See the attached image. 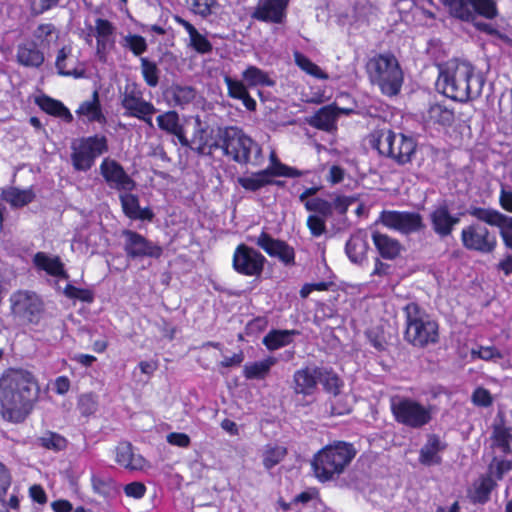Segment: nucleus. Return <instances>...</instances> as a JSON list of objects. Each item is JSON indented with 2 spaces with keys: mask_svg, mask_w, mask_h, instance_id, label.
<instances>
[{
  "mask_svg": "<svg viewBox=\"0 0 512 512\" xmlns=\"http://www.w3.org/2000/svg\"><path fill=\"white\" fill-rule=\"evenodd\" d=\"M120 45L125 50L130 51L135 57H142L148 50L146 39L138 34L129 33L120 40Z\"/></svg>",
  "mask_w": 512,
  "mask_h": 512,
  "instance_id": "09e8293b",
  "label": "nucleus"
},
{
  "mask_svg": "<svg viewBox=\"0 0 512 512\" xmlns=\"http://www.w3.org/2000/svg\"><path fill=\"white\" fill-rule=\"evenodd\" d=\"M98 404L92 394H83L78 400V409L83 416H90L97 411Z\"/></svg>",
  "mask_w": 512,
  "mask_h": 512,
  "instance_id": "774afa93",
  "label": "nucleus"
},
{
  "mask_svg": "<svg viewBox=\"0 0 512 512\" xmlns=\"http://www.w3.org/2000/svg\"><path fill=\"white\" fill-rule=\"evenodd\" d=\"M158 127L172 134L181 125L179 121V115L176 111H167L157 117Z\"/></svg>",
  "mask_w": 512,
  "mask_h": 512,
  "instance_id": "13d9d810",
  "label": "nucleus"
},
{
  "mask_svg": "<svg viewBox=\"0 0 512 512\" xmlns=\"http://www.w3.org/2000/svg\"><path fill=\"white\" fill-rule=\"evenodd\" d=\"M119 200L123 213L131 220L152 222L155 214L149 207L142 208L139 204V197L131 192L120 193Z\"/></svg>",
  "mask_w": 512,
  "mask_h": 512,
  "instance_id": "c85d7f7f",
  "label": "nucleus"
},
{
  "mask_svg": "<svg viewBox=\"0 0 512 512\" xmlns=\"http://www.w3.org/2000/svg\"><path fill=\"white\" fill-rule=\"evenodd\" d=\"M307 227L313 237H320L326 232V219L320 215L311 214L307 218Z\"/></svg>",
  "mask_w": 512,
  "mask_h": 512,
  "instance_id": "69168bd1",
  "label": "nucleus"
},
{
  "mask_svg": "<svg viewBox=\"0 0 512 512\" xmlns=\"http://www.w3.org/2000/svg\"><path fill=\"white\" fill-rule=\"evenodd\" d=\"M67 439L59 433L46 431L42 436L38 437L36 444L44 449L59 452L67 447Z\"/></svg>",
  "mask_w": 512,
  "mask_h": 512,
  "instance_id": "8fccbe9b",
  "label": "nucleus"
},
{
  "mask_svg": "<svg viewBox=\"0 0 512 512\" xmlns=\"http://www.w3.org/2000/svg\"><path fill=\"white\" fill-rule=\"evenodd\" d=\"M368 249L367 233L361 230L352 234L345 245V253L349 260L359 265H362L367 260L366 254Z\"/></svg>",
  "mask_w": 512,
  "mask_h": 512,
  "instance_id": "2f4dec72",
  "label": "nucleus"
},
{
  "mask_svg": "<svg viewBox=\"0 0 512 512\" xmlns=\"http://www.w3.org/2000/svg\"><path fill=\"white\" fill-rule=\"evenodd\" d=\"M299 334L298 330L272 329L264 336L262 343L269 351H275L291 344L293 337Z\"/></svg>",
  "mask_w": 512,
  "mask_h": 512,
  "instance_id": "e433bc0d",
  "label": "nucleus"
},
{
  "mask_svg": "<svg viewBox=\"0 0 512 512\" xmlns=\"http://www.w3.org/2000/svg\"><path fill=\"white\" fill-rule=\"evenodd\" d=\"M242 77L251 87H273L275 85V81L268 75V73L256 66H248L243 71Z\"/></svg>",
  "mask_w": 512,
  "mask_h": 512,
  "instance_id": "c03bdc74",
  "label": "nucleus"
},
{
  "mask_svg": "<svg viewBox=\"0 0 512 512\" xmlns=\"http://www.w3.org/2000/svg\"><path fill=\"white\" fill-rule=\"evenodd\" d=\"M190 47H192L199 54H208L213 50L212 43L206 36L199 33L196 29L190 36Z\"/></svg>",
  "mask_w": 512,
  "mask_h": 512,
  "instance_id": "052dcab7",
  "label": "nucleus"
},
{
  "mask_svg": "<svg viewBox=\"0 0 512 512\" xmlns=\"http://www.w3.org/2000/svg\"><path fill=\"white\" fill-rule=\"evenodd\" d=\"M76 113L80 117H85L86 121L89 123H106V117L102 111L99 100V93L96 90L92 93L91 100L84 101L79 105Z\"/></svg>",
  "mask_w": 512,
  "mask_h": 512,
  "instance_id": "72a5a7b5",
  "label": "nucleus"
},
{
  "mask_svg": "<svg viewBox=\"0 0 512 512\" xmlns=\"http://www.w3.org/2000/svg\"><path fill=\"white\" fill-rule=\"evenodd\" d=\"M451 17L463 22H474L478 17L493 20L499 15L495 0H439Z\"/></svg>",
  "mask_w": 512,
  "mask_h": 512,
  "instance_id": "9d476101",
  "label": "nucleus"
},
{
  "mask_svg": "<svg viewBox=\"0 0 512 512\" xmlns=\"http://www.w3.org/2000/svg\"><path fill=\"white\" fill-rule=\"evenodd\" d=\"M212 147L240 165L259 167L264 162L262 147L237 126L217 127Z\"/></svg>",
  "mask_w": 512,
  "mask_h": 512,
  "instance_id": "7ed1b4c3",
  "label": "nucleus"
},
{
  "mask_svg": "<svg viewBox=\"0 0 512 512\" xmlns=\"http://www.w3.org/2000/svg\"><path fill=\"white\" fill-rule=\"evenodd\" d=\"M320 366H306L293 374L292 389L295 394L303 396L313 395L319 383L318 372Z\"/></svg>",
  "mask_w": 512,
  "mask_h": 512,
  "instance_id": "a878e982",
  "label": "nucleus"
},
{
  "mask_svg": "<svg viewBox=\"0 0 512 512\" xmlns=\"http://www.w3.org/2000/svg\"><path fill=\"white\" fill-rule=\"evenodd\" d=\"M36 103L43 111L52 116L59 117L67 123L73 121V116L69 109L58 100L43 95L36 99Z\"/></svg>",
  "mask_w": 512,
  "mask_h": 512,
  "instance_id": "a19ab883",
  "label": "nucleus"
},
{
  "mask_svg": "<svg viewBox=\"0 0 512 512\" xmlns=\"http://www.w3.org/2000/svg\"><path fill=\"white\" fill-rule=\"evenodd\" d=\"M35 198V194L31 189L20 190L18 188H9L3 191V199L10 203L13 207H23L31 203Z\"/></svg>",
  "mask_w": 512,
  "mask_h": 512,
  "instance_id": "49530a36",
  "label": "nucleus"
},
{
  "mask_svg": "<svg viewBox=\"0 0 512 512\" xmlns=\"http://www.w3.org/2000/svg\"><path fill=\"white\" fill-rule=\"evenodd\" d=\"M512 469V461L500 457H493L488 466V476L501 480L503 476Z\"/></svg>",
  "mask_w": 512,
  "mask_h": 512,
  "instance_id": "4d7b16f0",
  "label": "nucleus"
},
{
  "mask_svg": "<svg viewBox=\"0 0 512 512\" xmlns=\"http://www.w3.org/2000/svg\"><path fill=\"white\" fill-rule=\"evenodd\" d=\"M216 4V0H191L190 2L192 11L202 18L210 16L212 14V8L215 7Z\"/></svg>",
  "mask_w": 512,
  "mask_h": 512,
  "instance_id": "338daca9",
  "label": "nucleus"
},
{
  "mask_svg": "<svg viewBox=\"0 0 512 512\" xmlns=\"http://www.w3.org/2000/svg\"><path fill=\"white\" fill-rule=\"evenodd\" d=\"M266 263V258L258 250L239 244L233 253L232 267L240 275L259 277Z\"/></svg>",
  "mask_w": 512,
  "mask_h": 512,
  "instance_id": "f3484780",
  "label": "nucleus"
},
{
  "mask_svg": "<svg viewBox=\"0 0 512 512\" xmlns=\"http://www.w3.org/2000/svg\"><path fill=\"white\" fill-rule=\"evenodd\" d=\"M33 264L36 269L46 272L48 275L68 279L64 264L58 256H50L45 252H37L33 257Z\"/></svg>",
  "mask_w": 512,
  "mask_h": 512,
  "instance_id": "473e14b6",
  "label": "nucleus"
},
{
  "mask_svg": "<svg viewBox=\"0 0 512 512\" xmlns=\"http://www.w3.org/2000/svg\"><path fill=\"white\" fill-rule=\"evenodd\" d=\"M100 173L109 188L120 193L132 192L136 188V182L116 160L105 158L100 165Z\"/></svg>",
  "mask_w": 512,
  "mask_h": 512,
  "instance_id": "6ab92c4d",
  "label": "nucleus"
},
{
  "mask_svg": "<svg viewBox=\"0 0 512 512\" xmlns=\"http://www.w3.org/2000/svg\"><path fill=\"white\" fill-rule=\"evenodd\" d=\"M34 38L42 48H50L59 39V31L52 23H43L33 32Z\"/></svg>",
  "mask_w": 512,
  "mask_h": 512,
  "instance_id": "37998d69",
  "label": "nucleus"
},
{
  "mask_svg": "<svg viewBox=\"0 0 512 512\" xmlns=\"http://www.w3.org/2000/svg\"><path fill=\"white\" fill-rule=\"evenodd\" d=\"M296 64L307 74L317 79H327L328 75L315 63H313L308 57L301 53H295Z\"/></svg>",
  "mask_w": 512,
  "mask_h": 512,
  "instance_id": "6e6d98bb",
  "label": "nucleus"
},
{
  "mask_svg": "<svg viewBox=\"0 0 512 512\" xmlns=\"http://www.w3.org/2000/svg\"><path fill=\"white\" fill-rule=\"evenodd\" d=\"M471 355L473 358H479L484 361L497 362L503 358V354L495 346H479L477 349H472Z\"/></svg>",
  "mask_w": 512,
  "mask_h": 512,
  "instance_id": "680f3d73",
  "label": "nucleus"
},
{
  "mask_svg": "<svg viewBox=\"0 0 512 512\" xmlns=\"http://www.w3.org/2000/svg\"><path fill=\"white\" fill-rule=\"evenodd\" d=\"M497 486L496 481L488 475L481 476L473 484L470 499L475 504H485L490 500L492 490Z\"/></svg>",
  "mask_w": 512,
  "mask_h": 512,
  "instance_id": "ea45409f",
  "label": "nucleus"
},
{
  "mask_svg": "<svg viewBox=\"0 0 512 512\" xmlns=\"http://www.w3.org/2000/svg\"><path fill=\"white\" fill-rule=\"evenodd\" d=\"M71 162L74 170L87 172L90 170L96 159L108 152V139L101 134L81 137L71 144Z\"/></svg>",
  "mask_w": 512,
  "mask_h": 512,
  "instance_id": "1a4fd4ad",
  "label": "nucleus"
},
{
  "mask_svg": "<svg viewBox=\"0 0 512 512\" xmlns=\"http://www.w3.org/2000/svg\"><path fill=\"white\" fill-rule=\"evenodd\" d=\"M370 144L381 156L400 166L411 164L417 152V141L413 136L391 129L375 130L371 134Z\"/></svg>",
  "mask_w": 512,
  "mask_h": 512,
  "instance_id": "39448f33",
  "label": "nucleus"
},
{
  "mask_svg": "<svg viewBox=\"0 0 512 512\" xmlns=\"http://www.w3.org/2000/svg\"><path fill=\"white\" fill-rule=\"evenodd\" d=\"M354 202L353 198L338 195L333 201H328L320 197H314L305 202V209L313 212L314 215H320L325 219L332 216L335 211L339 215H345L349 206Z\"/></svg>",
  "mask_w": 512,
  "mask_h": 512,
  "instance_id": "5701e85b",
  "label": "nucleus"
},
{
  "mask_svg": "<svg viewBox=\"0 0 512 512\" xmlns=\"http://www.w3.org/2000/svg\"><path fill=\"white\" fill-rule=\"evenodd\" d=\"M318 379L319 383L323 385L324 390L331 395L340 392L343 386V381L339 378L337 373L329 367L320 366Z\"/></svg>",
  "mask_w": 512,
  "mask_h": 512,
  "instance_id": "a18cd8bd",
  "label": "nucleus"
},
{
  "mask_svg": "<svg viewBox=\"0 0 512 512\" xmlns=\"http://www.w3.org/2000/svg\"><path fill=\"white\" fill-rule=\"evenodd\" d=\"M216 129H211L208 133V128L202 125L199 117H196L194 124V131L191 138V150L198 155L211 154L212 151L218 148L212 147L215 140Z\"/></svg>",
  "mask_w": 512,
  "mask_h": 512,
  "instance_id": "cd10ccee",
  "label": "nucleus"
},
{
  "mask_svg": "<svg viewBox=\"0 0 512 512\" xmlns=\"http://www.w3.org/2000/svg\"><path fill=\"white\" fill-rule=\"evenodd\" d=\"M16 56L18 63L25 67L38 68L45 60L44 53L35 42L18 45Z\"/></svg>",
  "mask_w": 512,
  "mask_h": 512,
  "instance_id": "f704fd0d",
  "label": "nucleus"
},
{
  "mask_svg": "<svg viewBox=\"0 0 512 512\" xmlns=\"http://www.w3.org/2000/svg\"><path fill=\"white\" fill-rule=\"evenodd\" d=\"M64 295L73 300H79L85 303H92L94 301V292L90 289L78 288L72 284H67L63 291Z\"/></svg>",
  "mask_w": 512,
  "mask_h": 512,
  "instance_id": "bf43d9fd",
  "label": "nucleus"
},
{
  "mask_svg": "<svg viewBox=\"0 0 512 512\" xmlns=\"http://www.w3.org/2000/svg\"><path fill=\"white\" fill-rule=\"evenodd\" d=\"M455 120L454 111L442 103L430 104L424 115V121L427 126L439 128L450 127Z\"/></svg>",
  "mask_w": 512,
  "mask_h": 512,
  "instance_id": "7c9ffc66",
  "label": "nucleus"
},
{
  "mask_svg": "<svg viewBox=\"0 0 512 512\" xmlns=\"http://www.w3.org/2000/svg\"><path fill=\"white\" fill-rule=\"evenodd\" d=\"M61 0H29L30 12L39 16L59 6Z\"/></svg>",
  "mask_w": 512,
  "mask_h": 512,
  "instance_id": "e2e57ef3",
  "label": "nucleus"
},
{
  "mask_svg": "<svg viewBox=\"0 0 512 512\" xmlns=\"http://www.w3.org/2000/svg\"><path fill=\"white\" fill-rule=\"evenodd\" d=\"M11 312L23 322L37 324L43 313V302L33 291L18 290L10 296Z\"/></svg>",
  "mask_w": 512,
  "mask_h": 512,
  "instance_id": "ddd939ff",
  "label": "nucleus"
},
{
  "mask_svg": "<svg viewBox=\"0 0 512 512\" xmlns=\"http://www.w3.org/2000/svg\"><path fill=\"white\" fill-rule=\"evenodd\" d=\"M55 67L61 76L73 77L75 79L87 78L86 65L73 54L71 45H65L58 50Z\"/></svg>",
  "mask_w": 512,
  "mask_h": 512,
  "instance_id": "4be33fe9",
  "label": "nucleus"
},
{
  "mask_svg": "<svg viewBox=\"0 0 512 512\" xmlns=\"http://www.w3.org/2000/svg\"><path fill=\"white\" fill-rule=\"evenodd\" d=\"M463 212H453L446 200L434 205L428 214L431 230L441 240L451 237L460 224Z\"/></svg>",
  "mask_w": 512,
  "mask_h": 512,
  "instance_id": "2eb2a0df",
  "label": "nucleus"
},
{
  "mask_svg": "<svg viewBox=\"0 0 512 512\" xmlns=\"http://www.w3.org/2000/svg\"><path fill=\"white\" fill-rule=\"evenodd\" d=\"M438 82L447 97L467 102L481 95L485 79L470 62L451 59L439 68Z\"/></svg>",
  "mask_w": 512,
  "mask_h": 512,
  "instance_id": "f03ea898",
  "label": "nucleus"
},
{
  "mask_svg": "<svg viewBox=\"0 0 512 512\" xmlns=\"http://www.w3.org/2000/svg\"><path fill=\"white\" fill-rule=\"evenodd\" d=\"M290 0H258L250 14L253 20L268 24H284Z\"/></svg>",
  "mask_w": 512,
  "mask_h": 512,
  "instance_id": "aec40b11",
  "label": "nucleus"
},
{
  "mask_svg": "<svg viewBox=\"0 0 512 512\" xmlns=\"http://www.w3.org/2000/svg\"><path fill=\"white\" fill-rule=\"evenodd\" d=\"M372 240L382 258L392 260L400 254L401 244L398 240L380 232H374Z\"/></svg>",
  "mask_w": 512,
  "mask_h": 512,
  "instance_id": "c9c22d12",
  "label": "nucleus"
},
{
  "mask_svg": "<svg viewBox=\"0 0 512 512\" xmlns=\"http://www.w3.org/2000/svg\"><path fill=\"white\" fill-rule=\"evenodd\" d=\"M390 409L398 424L411 429H421L430 424L435 414L433 405H425L414 398L400 395L390 399Z\"/></svg>",
  "mask_w": 512,
  "mask_h": 512,
  "instance_id": "6e6552de",
  "label": "nucleus"
},
{
  "mask_svg": "<svg viewBox=\"0 0 512 512\" xmlns=\"http://www.w3.org/2000/svg\"><path fill=\"white\" fill-rule=\"evenodd\" d=\"M238 184L246 191L256 192L266 186L272 184L273 180H269L264 169L253 172L250 175L241 176L237 179Z\"/></svg>",
  "mask_w": 512,
  "mask_h": 512,
  "instance_id": "79ce46f5",
  "label": "nucleus"
},
{
  "mask_svg": "<svg viewBox=\"0 0 512 512\" xmlns=\"http://www.w3.org/2000/svg\"><path fill=\"white\" fill-rule=\"evenodd\" d=\"M287 455V449L281 445L268 444L262 453V462L265 469L270 470L278 465Z\"/></svg>",
  "mask_w": 512,
  "mask_h": 512,
  "instance_id": "de8ad7c7",
  "label": "nucleus"
},
{
  "mask_svg": "<svg viewBox=\"0 0 512 512\" xmlns=\"http://www.w3.org/2000/svg\"><path fill=\"white\" fill-rule=\"evenodd\" d=\"M487 226L477 220L463 227L460 233L462 246L469 251L481 254L493 253L498 244L497 236Z\"/></svg>",
  "mask_w": 512,
  "mask_h": 512,
  "instance_id": "f8f14e48",
  "label": "nucleus"
},
{
  "mask_svg": "<svg viewBox=\"0 0 512 512\" xmlns=\"http://www.w3.org/2000/svg\"><path fill=\"white\" fill-rule=\"evenodd\" d=\"M40 387L28 370L10 368L0 377L2 417L13 423L23 422L39 398Z\"/></svg>",
  "mask_w": 512,
  "mask_h": 512,
  "instance_id": "f257e3e1",
  "label": "nucleus"
},
{
  "mask_svg": "<svg viewBox=\"0 0 512 512\" xmlns=\"http://www.w3.org/2000/svg\"><path fill=\"white\" fill-rule=\"evenodd\" d=\"M353 109L337 108L333 105L321 107L307 122L310 126L323 131H331L335 128L339 114L349 115Z\"/></svg>",
  "mask_w": 512,
  "mask_h": 512,
  "instance_id": "bb28decb",
  "label": "nucleus"
},
{
  "mask_svg": "<svg viewBox=\"0 0 512 512\" xmlns=\"http://www.w3.org/2000/svg\"><path fill=\"white\" fill-rule=\"evenodd\" d=\"M270 257L277 258L286 266L295 264V251L283 240L275 239L266 231H262L255 241Z\"/></svg>",
  "mask_w": 512,
  "mask_h": 512,
  "instance_id": "412c9836",
  "label": "nucleus"
},
{
  "mask_svg": "<svg viewBox=\"0 0 512 512\" xmlns=\"http://www.w3.org/2000/svg\"><path fill=\"white\" fill-rule=\"evenodd\" d=\"M447 443L437 434L426 436V441L419 450L418 461L426 467L437 466L442 463L441 454L447 449Z\"/></svg>",
  "mask_w": 512,
  "mask_h": 512,
  "instance_id": "393cba45",
  "label": "nucleus"
},
{
  "mask_svg": "<svg viewBox=\"0 0 512 512\" xmlns=\"http://www.w3.org/2000/svg\"><path fill=\"white\" fill-rule=\"evenodd\" d=\"M91 483L94 492L105 497H109L117 491V484L110 477L93 475L91 478Z\"/></svg>",
  "mask_w": 512,
  "mask_h": 512,
  "instance_id": "5fc2aeb1",
  "label": "nucleus"
},
{
  "mask_svg": "<svg viewBox=\"0 0 512 512\" xmlns=\"http://www.w3.org/2000/svg\"><path fill=\"white\" fill-rule=\"evenodd\" d=\"M367 72L371 83L377 85L382 94L393 97L400 93L404 74L392 53H380L372 57L367 63Z\"/></svg>",
  "mask_w": 512,
  "mask_h": 512,
  "instance_id": "0eeeda50",
  "label": "nucleus"
},
{
  "mask_svg": "<svg viewBox=\"0 0 512 512\" xmlns=\"http://www.w3.org/2000/svg\"><path fill=\"white\" fill-rule=\"evenodd\" d=\"M277 358L268 356L261 361L246 363L243 367V376L247 380H263L269 373L271 368L276 365Z\"/></svg>",
  "mask_w": 512,
  "mask_h": 512,
  "instance_id": "4c0bfd02",
  "label": "nucleus"
},
{
  "mask_svg": "<svg viewBox=\"0 0 512 512\" xmlns=\"http://www.w3.org/2000/svg\"><path fill=\"white\" fill-rule=\"evenodd\" d=\"M380 221L386 227L406 235L425 228L423 217L418 212L384 210L380 214Z\"/></svg>",
  "mask_w": 512,
  "mask_h": 512,
  "instance_id": "a211bd4d",
  "label": "nucleus"
},
{
  "mask_svg": "<svg viewBox=\"0 0 512 512\" xmlns=\"http://www.w3.org/2000/svg\"><path fill=\"white\" fill-rule=\"evenodd\" d=\"M141 74L145 83L149 87H156L159 84L160 69L156 62L149 60L147 57H140Z\"/></svg>",
  "mask_w": 512,
  "mask_h": 512,
  "instance_id": "864d4df0",
  "label": "nucleus"
},
{
  "mask_svg": "<svg viewBox=\"0 0 512 512\" xmlns=\"http://www.w3.org/2000/svg\"><path fill=\"white\" fill-rule=\"evenodd\" d=\"M357 450L352 443L334 441L319 450L311 462L315 477L320 482L334 480L352 462Z\"/></svg>",
  "mask_w": 512,
  "mask_h": 512,
  "instance_id": "20e7f679",
  "label": "nucleus"
},
{
  "mask_svg": "<svg viewBox=\"0 0 512 512\" xmlns=\"http://www.w3.org/2000/svg\"><path fill=\"white\" fill-rule=\"evenodd\" d=\"M468 213L476 220L498 228L504 246L512 251V216L503 214L495 208L480 206H470Z\"/></svg>",
  "mask_w": 512,
  "mask_h": 512,
  "instance_id": "dca6fc26",
  "label": "nucleus"
},
{
  "mask_svg": "<svg viewBox=\"0 0 512 512\" xmlns=\"http://www.w3.org/2000/svg\"><path fill=\"white\" fill-rule=\"evenodd\" d=\"M169 103L176 107L184 108L196 97V90L192 86L172 84L166 91Z\"/></svg>",
  "mask_w": 512,
  "mask_h": 512,
  "instance_id": "58836bf2",
  "label": "nucleus"
},
{
  "mask_svg": "<svg viewBox=\"0 0 512 512\" xmlns=\"http://www.w3.org/2000/svg\"><path fill=\"white\" fill-rule=\"evenodd\" d=\"M512 429L496 426L493 431V447L503 454L511 452Z\"/></svg>",
  "mask_w": 512,
  "mask_h": 512,
  "instance_id": "603ef678",
  "label": "nucleus"
},
{
  "mask_svg": "<svg viewBox=\"0 0 512 512\" xmlns=\"http://www.w3.org/2000/svg\"><path fill=\"white\" fill-rule=\"evenodd\" d=\"M224 82L227 85L228 95L231 98L241 100L248 93L245 85L239 80L232 79L226 75Z\"/></svg>",
  "mask_w": 512,
  "mask_h": 512,
  "instance_id": "0e129e2a",
  "label": "nucleus"
},
{
  "mask_svg": "<svg viewBox=\"0 0 512 512\" xmlns=\"http://www.w3.org/2000/svg\"><path fill=\"white\" fill-rule=\"evenodd\" d=\"M121 106L125 110L124 116L137 118L150 127L153 126L152 116L157 109L152 102L143 98V91L137 83L132 82L125 86Z\"/></svg>",
  "mask_w": 512,
  "mask_h": 512,
  "instance_id": "9b49d317",
  "label": "nucleus"
},
{
  "mask_svg": "<svg viewBox=\"0 0 512 512\" xmlns=\"http://www.w3.org/2000/svg\"><path fill=\"white\" fill-rule=\"evenodd\" d=\"M326 410L332 416H340L349 414L352 411V406L349 402L348 396L342 394L341 391L331 395L326 403Z\"/></svg>",
  "mask_w": 512,
  "mask_h": 512,
  "instance_id": "3c124183",
  "label": "nucleus"
},
{
  "mask_svg": "<svg viewBox=\"0 0 512 512\" xmlns=\"http://www.w3.org/2000/svg\"><path fill=\"white\" fill-rule=\"evenodd\" d=\"M121 237L123 238V250L130 260L159 259L163 254V248L160 245L136 231L124 229L121 232Z\"/></svg>",
  "mask_w": 512,
  "mask_h": 512,
  "instance_id": "4468645a",
  "label": "nucleus"
},
{
  "mask_svg": "<svg viewBox=\"0 0 512 512\" xmlns=\"http://www.w3.org/2000/svg\"><path fill=\"white\" fill-rule=\"evenodd\" d=\"M94 35L96 37V55L101 62H106L107 54L115 45V27L107 19L95 20Z\"/></svg>",
  "mask_w": 512,
  "mask_h": 512,
  "instance_id": "b1692460",
  "label": "nucleus"
},
{
  "mask_svg": "<svg viewBox=\"0 0 512 512\" xmlns=\"http://www.w3.org/2000/svg\"><path fill=\"white\" fill-rule=\"evenodd\" d=\"M115 462L121 467L130 470H142L146 465L145 458L134 452L133 445L128 441H121L115 447Z\"/></svg>",
  "mask_w": 512,
  "mask_h": 512,
  "instance_id": "c756f323",
  "label": "nucleus"
},
{
  "mask_svg": "<svg viewBox=\"0 0 512 512\" xmlns=\"http://www.w3.org/2000/svg\"><path fill=\"white\" fill-rule=\"evenodd\" d=\"M405 316V340L418 348L435 344L439 339L438 323L416 302L403 307Z\"/></svg>",
  "mask_w": 512,
  "mask_h": 512,
  "instance_id": "423d86ee",
  "label": "nucleus"
}]
</instances>
